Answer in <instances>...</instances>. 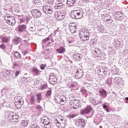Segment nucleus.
<instances>
[{
  "instance_id": "obj_1",
  "label": "nucleus",
  "mask_w": 128,
  "mask_h": 128,
  "mask_svg": "<svg viewBox=\"0 0 128 128\" xmlns=\"http://www.w3.org/2000/svg\"><path fill=\"white\" fill-rule=\"evenodd\" d=\"M56 120L58 124L57 126H58L59 128H66V120H64V118H62V116H56Z\"/></svg>"
},
{
  "instance_id": "obj_2",
  "label": "nucleus",
  "mask_w": 128,
  "mask_h": 128,
  "mask_svg": "<svg viewBox=\"0 0 128 128\" xmlns=\"http://www.w3.org/2000/svg\"><path fill=\"white\" fill-rule=\"evenodd\" d=\"M79 36L82 42H86L90 40V32L86 30H80L79 34Z\"/></svg>"
},
{
  "instance_id": "obj_3",
  "label": "nucleus",
  "mask_w": 128,
  "mask_h": 128,
  "mask_svg": "<svg viewBox=\"0 0 128 128\" xmlns=\"http://www.w3.org/2000/svg\"><path fill=\"white\" fill-rule=\"evenodd\" d=\"M71 16L72 18L76 20H80L82 18V14L80 10H74L71 12Z\"/></svg>"
},
{
  "instance_id": "obj_4",
  "label": "nucleus",
  "mask_w": 128,
  "mask_h": 128,
  "mask_svg": "<svg viewBox=\"0 0 128 128\" xmlns=\"http://www.w3.org/2000/svg\"><path fill=\"white\" fill-rule=\"evenodd\" d=\"M54 99L58 104H61L62 106H64V102H66V98L64 96H60L58 94L55 96Z\"/></svg>"
},
{
  "instance_id": "obj_5",
  "label": "nucleus",
  "mask_w": 128,
  "mask_h": 128,
  "mask_svg": "<svg viewBox=\"0 0 128 128\" xmlns=\"http://www.w3.org/2000/svg\"><path fill=\"white\" fill-rule=\"evenodd\" d=\"M4 20L10 26H14L16 24V19L14 17L8 14L5 16Z\"/></svg>"
},
{
  "instance_id": "obj_6",
  "label": "nucleus",
  "mask_w": 128,
  "mask_h": 128,
  "mask_svg": "<svg viewBox=\"0 0 128 128\" xmlns=\"http://www.w3.org/2000/svg\"><path fill=\"white\" fill-rule=\"evenodd\" d=\"M70 106L73 110H76L80 106V100H71L70 102Z\"/></svg>"
},
{
  "instance_id": "obj_7",
  "label": "nucleus",
  "mask_w": 128,
  "mask_h": 128,
  "mask_svg": "<svg viewBox=\"0 0 128 128\" xmlns=\"http://www.w3.org/2000/svg\"><path fill=\"white\" fill-rule=\"evenodd\" d=\"M43 10L46 14H52V7L48 4L44 6H42Z\"/></svg>"
},
{
  "instance_id": "obj_8",
  "label": "nucleus",
  "mask_w": 128,
  "mask_h": 128,
  "mask_svg": "<svg viewBox=\"0 0 128 128\" xmlns=\"http://www.w3.org/2000/svg\"><path fill=\"white\" fill-rule=\"evenodd\" d=\"M49 82L51 84H55L58 82V78L54 73H51L50 75Z\"/></svg>"
},
{
  "instance_id": "obj_9",
  "label": "nucleus",
  "mask_w": 128,
  "mask_h": 128,
  "mask_svg": "<svg viewBox=\"0 0 128 128\" xmlns=\"http://www.w3.org/2000/svg\"><path fill=\"white\" fill-rule=\"evenodd\" d=\"M55 18L58 20H62L66 18L64 13L61 12L60 11H58L55 13Z\"/></svg>"
},
{
  "instance_id": "obj_10",
  "label": "nucleus",
  "mask_w": 128,
  "mask_h": 128,
  "mask_svg": "<svg viewBox=\"0 0 128 128\" xmlns=\"http://www.w3.org/2000/svg\"><path fill=\"white\" fill-rule=\"evenodd\" d=\"M69 30L72 34H74L76 32V24L74 22L70 23Z\"/></svg>"
},
{
  "instance_id": "obj_11",
  "label": "nucleus",
  "mask_w": 128,
  "mask_h": 128,
  "mask_svg": "<svg viewBox=\"0 0 128 128\" xmlns=\"http://www.w3.org/2000/svg\"><path fill=\"white\" fill-rule=\"evenodd\" d=\"M76 124L78 126H82V128H84L86 126V120L80 118L76 121Z\"/></svg>"
},
{
  "instance_id": "obj_12",
  "label": "nucleus",
  "mask_w": 128,
  "mask_h": 128,
  "mask_svg": "<svg viewBox=\"0 0 128 128\" xmlns=\"http://www.w3.org/2000/svg\"><path fill=\"white\" fill-rule=\"evenodd\" d=\"M84 76V71L78 68L76 70V78L80 79L82 78V76Z\"/></svg>"
},
{
  "instance_id": "obj_13",
  "label": "nucleus",
  "mask_w": 128,
  "mask_h": 128,
  "mask_svg": "<svg viewBox=\"0 0 128 128\" xmlns=\"http://www.w3.org/2000/svg\"><path fill=\"white\" fill-rule=\"evenodd\" d=\"M32 14L34 18H40V16H42V12L38 10H34L32 11Z\"/></svg>"
},
{
  "instance_id": "obj_14",
  "label": "nucleus",
  "mask_w": 128,
  "mask_h": 128,
  "mask_svg": "<svg viewBox=\"0 0 128 128\" xmlns=\"http://www.w3.org/2000/svg\"><path fill=\"white\" fill-rule=\"evenodd\" d=\"M92 110V108L91 106H87L86 108L81 110L82 114H90Z\"/></svg>"
},
{
  "instance_id": "obj_15",
  "label": "nucleus",
  "mask_w": 128,
  "mask_h": 128,
  "mask_svg": "<svg viewBox=\"0 0 128 128\" xmlns=\"http://www.w3.org/2000/svg\"><path fill=\"white\" fill-rule=\"evenodd\" d=\"M43 124H44V128H50V119L48 118H43Z\"/></svg>"
},
{
  "instance_id": "obj_16",
  "label": "nucleus",
  "mask_w": 128,
  "mask_h": 128,
  "mask_svg": "<svg viewBox=\"0 0 128 128\" xmlns=\"http://www.w3.org/2000/svg\"><path fill=\"white\" fill-rule=\"evenodd\" d=\"M73 59L76 62H78L82 58V55L80 54H74L72 56Z\"/></svg>"
},
{
  "instance_id": "obj_17",
  "label": "nucleus",
  "mask_w": 128,
  "mask_h": 128,
  "mask_svg": "<svg viewBox=\"0 0 128 128\" xmlns=\"http://www.w3.org/2000/svg\"><path fill=\"white\" fill-rule=\"evenodd\" d=\"M104 22H112V19L110 16L108 14H104Z\"/></svg>"
},
{
  "instance_id": "obj_18",
  "label": "nucleus",
  "mask_w": 128,
  "mask_h": 128,
  "mask_svg": "<svg viewBox=\"0 0 128 128\" xmlns=\"http://www.w3.org/2000/svg\"><path fill=\"white\" fill-rule=\"evenodd\" d=\"M99 94H100V96H101V98H106V96H108V92L104 89H101V90H99Z\"/></svg>"
},
{
  "instance_id": "obj_19",
  "label": "nucleus",
  "mask_w": 128,
  "mask_h": 128,
  "mask_svg": "<svg viewBox=\"0 0 128 128\" xmlns=\"http://www.w3.org/2000/svg\"><path fill=\"white\" fill-rule=\"evenodd\" d=\"M55 10H60L64 8V4L60 2H56L54 6Z\"/></svg>"
},
{
  "instance_id": "obj_20",
  "label": "nucleus",
  "mask_w": 128,
  "mask_h": 128,
  "mask_svg": "<svg viewBox=\"0 0 128 128\" xmlns=\"http://www.w3.org/2000/svg\"><path fill=\"white\" fill-rule=\"evenodd\" d=\"M56 51L58 54H64L66 52V48L64 46H60V48L56 49Z\"/></svg>"
},
{
  "instance_id": "obj_21",
  "label": "nucleus",
  "mask_w": 128,
  "mask_h": 128,
  "mask_svg": "<svg viewBox=\"0 0 128 128\" xmlns=\"http://www.w3.org/2000/svg\"><path fill=\"white\" fill-rule=\"evenodd\" d=\"M26 30V26L25 25H20L18 27V30L19 32H24Z\"/></svg>"
},
{
  "instance_id": "obj_22",
  "label": "nucleus",
  "mask_w": 128,
  "mask_h": 128,
  "mask_svg": "<svg viewBox=\"0 0 128 128\" xmlns=\"http://www.w3.org/2000/svg\"><path fill=\"white\" fill-rule=\"evenodd\" d=\"M96 52V56H98V58H102V52L101 50H95Z\"/></svg>"
},
{
  "instance_id": "obj_23",
  "label": "nucleus",
  "mask_w": 128,
  "mask_h": 128,
  "mask_svg": "<svg viewBox=\"0 0 128 128\" xmlns=\"http://www.w3.org/2000/svg\"><path fill=\"white\" fill-rule=\"evenodd\" d=\"M76 0H67V4L68 6H72Z\"/></svg>"
},
{
  "instance_id": "obj_24",
  "label": "nucleus",
  "mask_w": 128,
  "mask_h": 128,
  "mask_svg": "<svg viewBox=\"0 0 128 128\" xmlns=\"http://www.w3.org/2000/svg\"><path fill=\"white\" fill-rule=\"evenodd\" d=\"M36 96L37 98V100L39 102H40V100H42V93L40 92L38 94H36Z\"/></svg>"
},
{
  "instance_id": "obj_25",
  "label": "nucleus",
  "mask_w": 128,
  "mask_h": 128,
  "mask_svg": "<svg viewBox=\"0 0 128 128\" xmlns=\"http://www.w3.org/2000/svg\"><path fill=\"white\" fill-rule=\"evenodd\" d=\"M21 124H22V128H26V126H27L28 124V121L24 120L21 122Z\"/></svg>"
},
{
  "instance_id": "obj_26",
  "label": "nucleus",
  "mask_w": 128,
  "mask_h": 128,
  "mask_svg": "<svg viewBox=\"0 0 128 128\" xmlns=\"http://www.w3.org/2000/svg\"><path fill=\"white\" fill-rule=\"evenodd\" d=\"M32 72L35 73L36 76H38V74H40V71L36 68H33Z\"/></svg>"
},
{
  "instance_id": "obj_27",
  "label": "nucleus",
  "mask_w": 128,
  "mask_h": 128,
  "mask_svg": "<svg viewBox=\"0 0 128 128\" xmlns=\"http://www.w3.org/2000/svg\"><path fill=\"white\" fill-rule=\"evenodd\" d=\"M14 56L16 58H22L20 54L18 52H15Z\"/></svg>"
},
{
  "instance_id": "obj_28",
  "label": "nucleus",
  "mask_w": 128,
  "mask_h": 128,
  "mask_svg": "<svg viewBox=\"0 0 128 128\" xmlns=\"http://www.w3.org/2000/svg\"><path fill=\"white\" fill-rule=\"evenodd\" d=\"M120 42L119 40H116L115 44V48H120Z\"/></svg>"
},
{
  "instance_id": "obj_29",
  "label": "nucleus",
  "mask_w": 128,
  "mask_h": 128,
  "mask_svg": "<svg viewBox=\"0 0 128 128\" xmlns=\"http://www.w3.org/2000/svg\"><path fill=\"white\" fill-rule=\"evenodd\" d=\"M2 42H8V38L4 36L2 38Z\"/></svg>"
},
{
  "instance_id": "obj_30",
  "label": "nucleus",
  "mask_w": 128,
  "mask_h": 128,
  "mask_svg": "<svg viewBox=\"0 0 128 128\" xmlns=\"http://www.w3.org/2000/svg\"><path fill=\"white\" fill-rule=\"evenodd\" d=\"M52 96V91L50 90H48L46 93V96L47 98H50Z\"/></svg>"
},
{
  "instance_id": "obj_31",
  "label": "nucleus",
  "mask_w": 128,
  "mask_h": 128,
  "mask_svg": "<svg viewBox=\"0 0 128 128\" xmlns=\"http://www.w3.org/2000/svg\"><path fill=\"white\" fill-rule=\"evenodd\" d=\"M47 2L49 4H53L54 3V0H47Z\"/></svg>"
},
{
  "instance_id": "obj_32",
  "label": "nucleus",
  "mask_w": 128,
  "mask_h": 128,
  "mask_svg": "<svg viewBox=\"0 0 128 128\" xmlns=\"http://www.w3.org/2000/svg\"><path fill=\"white\" fill-rule=\"evenodd\" d=\"M18 116H16V114L12 116V120H18Z\"/></svg>"
},
{
  "instance_id": "obj_33",
  "label": "nucleus",
  "mask_w": 128,
  "mask_h": 128,
  "mask_svg": "<svg viewBox=\"0 0 128 128\" xmlns=\"http://www.w3.org/2000/svg\"><path fill=\"white\" fill-rule=\"evenodd\" d=\"M20 72L19 71V70H17L15 73H14V74H15V76L16 78V76H18V74H20Z\"/></svg>"
},
{
  "instance_id": "obj_34",
  "label": "nucleus",
  "mask_w": 128,
  "mask_h": 128,
  "mask_svg": "<svg viewBox=\"0 0 128 128\" xmlns=\"http://www.w3.org/2000/svg\"><path fill=\"white\" fill-rule=\"evenodd\" d=\"M36 100V96H32L31 98H30V100L31 102H34V100Z\"/></svg>"
},
{
  "instance_id": "obj_35",
  "label": "nucleus",
  "mask_w": 128,
  "mask_h": 128,
  "mask_svg": "<svg viewBox=\"0 0 128 128\" xmlns=\"http://www.w3.org/2000/svg\"><path fill=\"white\" fill-rule=\"evenodd\" d=\"M81 92H82V94H86L88 92V90L82 88V89Z\"/></svg>"
},
{
  "instance_id": "obj_36",
  "label": "nucleus",
  "mask_w": 128,
  "mask_h": 128,
  "mask_svg": "<svg viewBox=\"0 0 128 128\" xmlns=\"http://www.w3.org/2000/svg\"><path fill=\"white\" fill-rule=\"evenodd\" d=\"M0 48H2V50H4L6 48V46H4V44H2L0 45Z\"/></svg>"
},
{
  "instance_id": "obj_37",
  "label": "nucleus",
  "mask_w": 128,
  "mask_h": 128,
  "mask_svg": "<svg viewBox=\"0 0 128 128\" xmlns=\"http://www.w3.org/2000/svg\"><path fill=\"white\" fill-rule=\"evenodd\" d=\"M40 68H41V70H44L46 68L44 64H41L40 66Z\"/></svg>"
},
{
  "instance_id": "obj_38",
  "label": "nucleus",
  "mask_w": 128,
  "mask_h": 128,
  "mask_svg": "<svg viewBox=\"0 0 128 128\" xmlns=\"http://www.w3.org/2000/svg\"><path fill=\"white\" fill-rule=\"evenodd\" d=\"M16 42H17L18 44V42H20V38H17L16 39Z\"/></svg>"
},
{
  "instance_id": "obj_39",
  "label": "nucleus",
  "mask_w": 128,
  "mask_h": 128,
  "mask_svg": "<svg viewBox=\"0 0 128 128\" xmlns=\"http://www.w3.org/2000/svg\"><path fill=\"white\" fill-rule=\"evenodd\" d=\"M74 116H76L74 114H70V118H74Z\"/></svg>"
},
{
  "instance_id": "obj_40",
  "label": "nucleus",
  "mask_w": 128,
  "mask_h": 128,
  "mask_svg": "<svg viewBox=\"0 0 128 128\" xmlns=\"http://www.w3.org/2000/svg\"><path fill=\"white\" fill-rule=\"evenodd\" d=\"M70 86L72 88H74L76 86V85H74V84H72Z\"/></svg>"
},
{
  "instance_id": "obj_41",
  "label": "nucleus",
  "mask_w": 128,
  "mask_h": 128,
  "mask_svg": "<svg viewBox=\"0 0 128 128\" xmlns=\"http://www.w3.org/2000/svg\"><path fill=\"white\" fill-rule=\"evenodd\" d=\"M107 106L106 105H103V108L106 110V108Z\"/></svg>"
},
{
  "instance_id": "obj_42",
  "label": "nucleus",
  "mask_w": 128,
  "mask_h": 128,
  "mask_svg": "<svg viewBox=\"0 0 128 128\" xmlns=\"http://www.w3.org/2000/svg\"><path fill=\"white\" fill-rule=\"evenodd\" d=\"M90 0H83L84 2H88Z\"/></svg>"
},
{
  "instance_id": "obj_43",
  "label": "nucleus",
  "mask_w": 128,
  "mask_h": 128,
  "mask_svg": "<svg viewBox=\"0 0 128 128\" xmlns=\"http://www.w3.org/2000/svg\"><path fill=\"white\" fill-rule=\"evenodd\" d=\"M125 98H126V100H128V97H126Z\"/></svg>"
},
{
  "instance_id": "obj_44",
  "label": "nucleus",
  "mask_w": 128,
  "mask_h": 128,
  "mask_svg": "<svg viewBox=\"0 0 128 128\" xmlns=\"http://www.w3.org/2000/svg\"><path fill=\"white\" fill-rule=\"evenodd\" d=\"M19 106H20L19 108H20L22 107V105L19 104Z\"/></svg>"
},
{
  "instance_id": "obj_45",
  "label": "nucleus",
  "mask_w": 128,
  "mask_h": 128,
  "mask_svg": "<svg viewBox=\"0 0 128 128\" xmlns=\"http://www.w3.org/2000/svg\"><path fill=\"white\" fill-rule=\"evenodd\" d=\"M68 42L69 44H70L71 42H70V41H68Z\"/></svg>"
},
{
  "instance_id": "obj_46",
  "label": "nucleus",
  "mask_w": 128,
  "mask_h": 128,
  "mask_svg": "<svg viewBox=\"0 0 128 128\" xmlns=\"http://www.w3.org/2000/svg\"><path fill=\"white\" fill-rule=\"evenodd\" d=\"M16 106L18 107V105H16Z\"/></svg>"
}]
</instances>
